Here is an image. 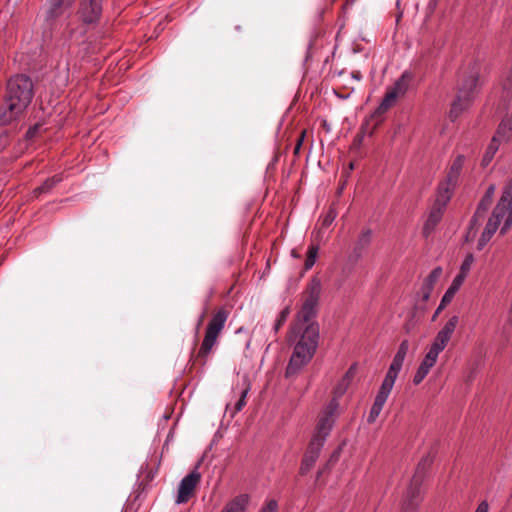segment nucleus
I'll use <instances>...</instances> for the list:
<instances>
[{
  "instance_id": "f257e3e1",
  "label": "nucleus",
  "mask_w": 512,
  "mask_h": 512,
  "mask_svg": "<svg viewBox=\"0 0 512 512\" xmlns=\"http://www.w3.org/2000/svg\"><path fill=\"white\" fill-rule=\"evenodd\" d=\"M288 343L293 352L285 370L287 378L294 377L312 360L319 342V325L294 321L289 334Z\"/></svg>"
},
{
  "instance_id": "f03ea898",
  "label": "nucleus",
  "mask_w": 512,
  "mask_h": 512,
  "mask_svg": "<svg viewBox=\"0 0 512 512\" xmlns=\"http://www.w3.org/2000/svg\"><path fill=\"white\" fill-rule=\"evenodd\" d=\"M33 98V84L29 77L16 75L7 84L5 108L0 109V123L8 124L16 119Z\"/></svg>"
},
{
  "instance_id": "7ed1b4c3",
  "label": "nucleus",
  "mask_w": 512,
  "mask_h": 512,
  "mask_svg": "<svg viewBox=\"0 0 512 512\" xmlns=\"http://www.w3.org/2000/svg\"><path fill=\"white\" fill-rule=\"evenodd\" d=\"M512 226V178L505 185L501 198L493 209L492 215L478 240L477 249L482 250L500 228L502 235Z\"/></svg>"
},
{
  "instance_id": "20e7f679",
  "label": "nucleus",
  "mask_w": 512,
  "mask_h": 512,
  "mask_svg": "<svg viewBox=\"0 0 512 512\" xmlns=\"http://www.w3.org/2000/svg\"><path fill=\"white\" fill-rule=\"evenodd\" d=\"M478 74L476 64L473 65L469 73L465 70L460 72L457 96L449 112L451 119H456L463 111L472 105L476 95Z\"/></svg>"
},
{
  "instance_id": "39448f33",
  "label": "nucleus",
  "mask_w": 512,
  "mask_h": 512,
  "mask_svg": "<svg viewBox=\"0 0 512 512\" xmlns=\"http://www.w3.org/2000/svg\"><path fill=\"white\" fill-rule=\"evenodd\" d=\"M322 292V284L319 278L312 277L306 289L302 293V306L297 313L295 321L303 323H316L318 303Z\"/></svg>"
},
{
  "instance_id": "423d86ee",
  "label": "nucleus",
  "mask_w": 512,
  "mask_h": 512,
  "mask_svg": "<svg viewBox=\"0 0 512 512\" xmlns=\"http://www.w3.org/2000/svg\"><path fill=\"white\" fill-rule=\"evenodd\" d=\"M228 311L225 308L218 309L207 324L205 336L197 354V359L205 363L208 355L217 343L225 323L228 319Z\"/></svg>"
},
{
  "instance_id": "0eeeda50",
  "label": "nucleus",
  "mask_w": 512,
  "mask_h": 512,
  "mask_svg": "<svg viewBox=\"0 0 512 512\" xmlns=\"http://www.w3.org/2000/svg\"><path fill=\"white\" fill-rule=\"evenodd\" d=\"M430 464L429 459H423L417 467L411 483L407 487L401 504V512H417L418 506L422 500L421 484L426 466Z\"/></svg>"
},
{
  "instance_id": "6e6552de",
  "label": "nucleus",
  "mask_w": 512,
  "mask_h": 512,
  "mask_svg": "<svg viewBox=\"0 0 512 512\" xmlns=\"http://www.w3.org/2000/svg\"><path fill=\"white\" fill-rule=\"evenodd\" d=\"M339 403L336 399H332L321 412L314 435L311 439L312 442H317L320 445H324L330 431L333 427L335 418L337 416V410Z\"/></svg>"
},
{
  "instance_id": "1a4fd4ad",
  "label": "nucleus",
  "mask_w": 512,
  "mask_h": 512,
  "mask_svg": "<svg viewBox=\"0 0 512 512\" xmlns=\"http://www.w3.org/2000/svg\"><path fill=\"white\" fill-rule=\"evenodd\" d=\"M410 80V74L404 72L402 76L395 82L394 86L388 89L382 102L379 105L378 110L380 112H386L390 107H392L395 104L397 98L407 91Z\"/></svg>"
},
{
  "instance_id": "9d476101",
  "label": "nucleus",
  "mask_w": 512,
  "mask_h": 512,
  "mask_svg": "<svg viewBox=\"0 0 512 512\" xmlns=\"http://www.w3.org/2000/svg\"><path fill=\"white\" fill-rule=\"evenodd\" d=\"M201 474L197 468L186 475L180 482L176 497V504L187 503L193 496L197 485L200 483Z\"/></svg>"
},
{
  "instance_id": "9b49d317",
  "label": "nucleus",
  "mask_w": 512,
  "mask_h": 512,
  "mask_svg": "<svg viewBox=\"0 0 512 512\" xmlns=\"http://www.w3.org/2000/svg\"><path fill=\"white\" fill-rule=\"evenodd\" d=\"M102 12V0H82L79 15L83 22H96Z\"/></svg>"
},
{
  "instance_id": "f8f14e48",
  "label": "nucleus",
  "mask_w": 512,
  "mask_h": 512,
  "mask_svg": "<svg viewBox=\"0 0 512 512\" xmlns=\"http://www.w3.org/2000/svg\"><path fill=\"white\" fill-rule=\"evenodd\" d=\"M322 447L323 446L317 442L310 441L301 462L299 470L301 475H306L312 469L317 459L319 458Z\"/></svg>"
},
{
  "instance_id": "ddd939ff",
  "label": "nucleus",
  "mask_w": 512,
  "mask_h": 512,
  "mask_svg": "<svg viewBox=\"0 0 512 512\" xmlns=\"http://www.w3.org/2000/svg\"><path fill=\"white\" fill-rule=\"evenodd\" d=\"M75 0H47L46 20L53 21L62 16Z\"/></svg>"
},
{
  "instance_id": "4468645a",
  "label": "nucleus",
  "mask_w": 512,
  "mask_h": 512,
  "mask_svg": "<svg viewBox=\"0 0 512 512\" xmlns=\"http://www.w3.org/2000/svg\"><path fill=\"white\" fill-rule=\"evenodd\" d=\"M250 501L248 494H240L231 499L221 512H245Z\"/></svg>"
},
{
  "instance_id": "2eb2a0df",
  "label": "nucleus",
  "mask_w": 512,
  "mask_h": 512,
  "mask_svg": "<svg viewBox=\"0 0 512 512\" xmlns=\"http://www.w3.org/2000/svg\"><path fill=\"white\" fill-rule=\"evenodd\" d=\"M444 208L445 207L435 203L423 227V233L425 236H428L436 227V225L441 221Z\"/></svg>"
},
{
  "instance_id": "dca6fc26",
  "label": "nucleus",
  "mask_w": 512,
  "mask_h": 512,
  "mask_svg": "<svg viewBox=\"0 0 512 512\" xmlns=\"http://www.w3.org/2000/svg\"><path fill=\"white\" fill-rule=\"evenodd\" d=\"M402 367L391 363L379 391L389 395Z\"/></svg>"
},
{
  "instance_id": "f3484780",
  "label": "nucleus",
  "mask_w": 512,
  "mask_h": 512,
  "mask_svg": "<svg viewBox=\"0 0 512 512\" xmlns=\"http://www.w3.org/2000/svg\"><path fill=\"white\" fill-rule=\"evenodd\" d=\"M456 185L457 184H452L446 179L441 182L438 186V192L435 201L436 204L445 207L450 200Z\"/></svg>"
},
{
  "instance_id": "a211bd4d",
  "label": "nucleus",
  "mask_w": 512,
  "mask_h": 512,
  "mask_svg": "<svg viewBox=\"0 0 512 512\" xmlns=\"http://www.w3.org/2000/svg\"><path fill=\"white\" fill-rule=\"evenodd\" d=\"M354 375H355V368H354V366H352L348 369V371L345 373V375L341 378V380L338 382V384L334 388L333 399H336L337 402H338V398L343 396L345 394V392L347 391Z\"/></svg>"
},
{
  "instance_id": "6ab92c4d",
  "label": "nucleus",
  "mask_w": 512,
  "mask_h": 512,
  "mask_svg": "<svg viewBox=\"0 0 512 512\" xmlns=\"http://www.w3.org/2000/svg\"><path fill=\"white\" fill-rule=\"evenodd\" d=\"M465 162V157L463 155H458L450 165V168L447 172L446 180H448L452 184H457L463 165Z\"/></svg>"
},
{
  "instance_id": "aec40b11",
  "label": "nucleus",
  "mask_w": 512,
  "mask_h": 512,
  "mask_svg": "<svg viewBox=\"0 0 512 512\" xmlns=\"http://www.w3.org/2000/svg\"><path fill=\"white\" fill-rule=\"evenodd\" d=\"M388 397H389V395H386V394L378 391V393L375 397L374 403L370 409L368 418H367L368 423H374L376 421V419L380 415Z\"/></svg>"
},
{
  "instance_id": "412c9836",
  "label": "nucleus",
  "mask_w": 512,
  "mask_h": 512,
  "mask_svg": "<svg viewBox=\"0 0 512 512\" xmlns=\"http://www.w3.org/2000/svg\"><path fill=\"white\" fill-rule=\"evenodd\" d=\"M438 356L439 354L429 349L421 361L418 370H420L425 375H428L430 369L436 364Z\"/></svg>"
},
{
  "instance_id": "4be33fe9",
  "label": "nucleus",
  "mask_w": 512,
  "mask_h": 512,
  "mask_svg": "<svg viewBox=\"0 0 512 512\" xmlns=\"http://www.w3.org/2000/svg\"><path fill=\"white\" fill-rule=\"evenodd\" d=\"M438 356L439 354L429 349L421 361L418 370H420L425 375H428L430 369L436 364Z\"/></svg>"
},
{
  "instance_id": "5701e85b",
  "label": "nucleus",
  "mask_w": 512,
  "mask_h": 512,
  "mask_svg": "<svg viewBox=\"0 0 512 512\" xmlns=\"http://www.w3.org/2000/svg\"><path fill=\"white\" fill-rule=\"evenodd\" d=\"M450 340V336L438 331L429 349L440 354L446 348Z\"/></svg>"
},
{
  "instance_id": "b1692460",
  "label": "nucleus",
  "mask_w": 512,
  "mask_h": 512,
  "mask_svg": "<svg viewBox=\"0 0 512 512\" xmlns=\"http://www.w3.org/2000/svg\"><path fill=\"white\" fill-rule=\"evenodd\" d=\"M62 181V178L59 175L53 176L51 178H48L44 181L42 185L35 188L33 191V194L35 197H38L39 195L43 193L49 192L56 184Z\"/></svg>"
},
{
  "instance_id": "393cba45",
  "label": "nucleus",
  "mask_w": 512,
  "mask_h": 512,
  "mask_svg": "<svg viewBox=\"0 0 512 512\" xmlns=\"http://www.w3.org/2000/svg\"><path fill=\"white\" fill-rule=\"evenodd\" d=\"M495 190H496L495 184H491L488 186L484 197L482 198V200L480 201V203L478 205L476 215H478L481 211L484 213L488 209V207L491 204L492 198L494 196Z\"/></svg>"
},
{
  "instance_id": "a878e982",
  "label": "nucleus",
  "mask_w": 512,
  "mask_h": 512,
  "mask_svg": "<svg viewBox=\"0 0 512 512\" xmlns=\"http://www.w3.org/2000/svg\"><path fill=\"white\" fill-rule=\"evenodd\" d=\"M408 350H409V342H408V340H403L399 345V348L392 360V363L402 367Z\"/></svg>"
},
{
  "instance_id": "bb28decb",
  "label": "nucleus",
  "mask_w": 512,
  "mask_h": 512,
  "mask_svg": "<svg viewBox=\"0 0 512 512\" xmlns=\"http://www.w3.org/2000/svg\"><path fill=\"white\" fill-rule=\"evenodd\" d=\"M498 148H499V143L497 141H495L494 139H492V141L489 144V146L487 147V150L482 159V164L484 166L488 165L492 161Z\"/></svg>"
},
{
  "instance_id": "cd10ccee",
  "label": "nucleus",
  "mask_w": 512,
  "mask_h": 512,
  "mask_svg": "<svg viewBox=\"0 0 512 512\" xmlns=\"http://www.w3.org/2000/svg\"><path fill=\"white\" fill-rule=\"evenodd\" d=\"M458 323L459 317L457 315H453L452 317L449 318V320L444 324V326L439 331L452 337Z\"/></svg>"
},
{
  "instance_id": "c85d7f7f",
  "label": "nucleus",
  "mask_w": 512,
  "mask_h": 512,
  "mask_svg": "<svg viewBox=\"0 0 512 512\" xmlns=\"http://www.w3.org/2000/svg\"><path fill=\"white\" fill-rule=\"evenodd\" d=\"M317 255H318V247L314 246V245L310 246L307 251V257L305 260V269L306 270H309L313 267V265L316 262Z\"/></svg>"
},
{
  "instance_id": "c756f323",
  "label": "nucleus",
  "mask_w": 512,
  "mask_h": 512,
  "mask_svg": "<svg viewBox=\"0 0 512 512\" xmlns=\"http://www.w3.org/2000/svg\"><path fill=\"white\" fill-rule=\"evenodd\" d=\"M442 268L441 267H436L434 268L430 274L427 276V278L425 279V284L428 286L429 289H432L434 284L439 280V278L441 277L442 275Z\"/></svg>"
},
{
  "instance_id": "7c9ffc66",
  "label": "nucleus",
  "mask_w": 512,
  "mask_h": 512,
  "mask_svg": "<svg viewBox=\"0 0 512 512\" xmlns=\"http://www.w3.org/2000/svg\"><path fill=\"white\" fill-rule=\"evenodd\" d=\"M473 263H474V256L471 253L467 254L460 266L459 273H461L465 276H468Z\"/></svg>"
},
{
  "instance_id": "2f4dec72",
  "label": "nucleus",
  "mask_w": 512,
  "mask_h": 512,
  "mask_svg": "<svg viewBox=\"0 0 512 512\" xmlns=\"http://www.w3.org/2000/svg\"><path fill=\"white\" fill-rule=\"evenodd\" d=\"M249 392V388L248 387H245L241 390L240 392V398L239 400L236 402L235 406H234V410L232 412V416H234V414L240 412L244 406L246 405V396Z\"/></svg>"
},
{
  "instance_id": "473e14b6",
  "label": "nucleus",
  "mask_w": 512,
  "mask_h": 512,
  "mask_svg": "<svg viewBox=\"0 0 512 512\" xmlns=\"http://www.w3.org/2000/svg\"><path fill=\"white\" fill-rule=\"evenodd\" d=\"M467 276L461 274V273H458L455 278L453 279L450 287L447 289L449 290V294L450 293H453V294H456V292L460 289V287L462 286V284L464 283L465 279H466Z\"/></svg>"
},
{
  "instance_id": "72a5a7b5",
  "label": "nucleus",
  "mask_w": 512,
  "mask_h": 512,
  "mask_svg": "<svg viewBox=\"0 0 512 512\" xmlns=\"http://www.w3.org/2000/svg\"><path fill=\"white\" fill-rule=\"evenodd\" d=\"M290 314V308L286 307L284 308L278 315L275 324H274V331L278 332V330L282 327V325L286 322L288 316Z\"/></svg>"
},
{
  "instance_id": "f704fd0d",
  "label": "nucleus",
  "mask_w": 512,
  "mask_h": 512,
  "mask_svg": "<svg viewBox=\"0 0 512 512\" xmlns=\"http://www.w3.org/2000/svg\"><path fill=\"white\" fill-rule=\"evenodd\" d=\"M336 217L337 212L335 211L334 208H330L322 220V227L328 228L333 223Z\"/></svg>"
},
{
  "instance_id": "c9c22d12",
  "label": "nucleus",
  "mask_w": 512,
  "mask_h": 512,
  "mask_svg": "<svg viewBox=\"0 0 512 512\" xmlns=\"http://www.w3.org/2000/svg\"><path fill=\"white\" fill-rule=\"evenodd\" d=\"M455 294L453 293H450L449 294V290H447L444 294V296L442 297V300H441V303L439 305V307L437 308V310L435 311V314L433 316V319H435L437 317V315L440 313V311L448 304L451 302V300L453 299Z\"/></svg>"
},
{
  "instance_id": "e433bc0d",
  "label": "nucleus",
  "mask_w": 512,
  "mask_h": 512,
  "mask_svg": "<svg viewBox=\"0 0 512 512\" xmlns=\"http://www.w3.org/2000/svg\"><path fill=\"white\" fill-rule=\"evenodd\" d=\"M371 240V231L366 230L361 233L358 239V245L361 247L367 246L370 243Z\"/></svg>"
},
{
  "instance_id": "4c0bfd02",
  "label": "nucleus",
  "mask_w": 512,
  "mask_h": 512,
  "mask_svg": "<svg viewBox=\"0 0 512 512\" xmlns=\"http://www.w3.org/2000/svg\"><path fill=\"white\" fill-rule=\"evenodd\" d=\"M278 503L276 500H269L264 507L260 509L259 512H277Z\"/></svg>"
},
{
  "instance_id": "58836bf2",
  "label": "nucleus",
  "mask_w": 512,
  "mask_h": 512,
  "mask_svg": "<svg viewBox=\"0 0 512 512\" xmlns=\"http://www.w3.org/2000/svg\"><path fill=\"white\" fill-rule=\"evenodd\" d=\"M427 375H425L424 373H422L420 370L417 369L414 377H413V383L415 385H419L426 377Z\"/></svg>"
},
{
  "instance_id": "ea45409f",
  "label": "nucleus",
  "mask_w": 512,
  "mask_h": 512,
  "mask_svg": "<svg viewBox=\"0 0 512 512\" xmlns=\"http://www.w3.org/2000/svg\"><path fill=\"white\" fill-rule=\"evenodd\" d=\"M304 137H305V131H302L301 134L299 135L298 139H297V143H296L295 148H294V153L295 154L299 153L300 148H301L302 143H303V140H304Z\"/></svg>"
},
{
  "instance_id": "a19ab883",
  "label": "nucleus",
  "mask_w": 512,
  "mask_h": 512,
  "mask_svg": "<svg viewBox=\"0 0 512 512\" xmlns=\"http://www.w3.org/2000/svg\"><path fill=\"white\" fill-rule=\"evenodd\" d=\"M40 127V125L36 124L33 127L29 128V130L26 133L27 138H33L40 129Z\"/></svg>"
},
{
  "instance_id": "79ce46f5",
  "label": "nucleus",
  "mask_w": 512,
  "mask_h": 512,
  "mask_svg": "<svg viewBox=\"0 0 512 512\" xmlns=\"http://www.w3.org/2000/svg\"><path fill=\"white\" fill-rule=\"evenodd\" d=\"M489 506L486 501L481 502L475 512H488Z\"/></svg>"
},
{
  "instance_id": "37998d69",
  "label": "nucleus",
  "mask_w": 512,
  "mask_h": 512,
  "mask_svg": "<svg viewBox=\"0 0 512 512\" xmlns=\"http://www.w3.org/2000/svg\"><path fill=\"white\" fill-rule=\"evenodd\" d=\"M507 80L512 84V69L508 74Z\"/></svg>"
},
{
  "instance_id": "c03bdc74",
  "label": "nucleus",
  "mask_w": 512,
  "mask_h": 512,
  "mask_svg": "<svg viewBox=\"0 0 512 512\" xmlns=\"http://www.w3.org/2000/svg\"><path fill=\"white\" fill-rule=\"evenodd\" d=\"M353 169H354V163H353V162H351V163L349 164V170H353Z\"/></svg>"
}]
</instances>
